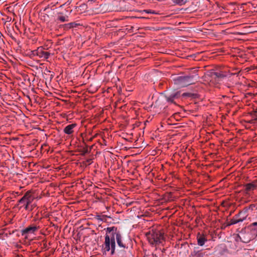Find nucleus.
Wrapping results in <instances>:
<instances>
[{
    "label": "nucleus",
    "instance_id": "nucleus-8",
    "mask_svg": "<svg viewBox=\"0 0 257 257\" xmlns=\"http://www.w3.org/2000/svg\"><path fill=\"white\" fill-rule=\"evenodd\" d=\"M77 124L75 123L68 124L65 126V134H72L75 130H76Z\"/></svg>",
    "mask_w": 257,
    "mask_h": 257
},
{
    "label": "nucleus",
    "instance_id": "nucleus-9",
    "mask_svg": "<svg viewBox=\"0 0 257 257\" xmlns=\"http://www.w3.org/2000/svg\"><path fill=\"white\" fill-rule=\"evenodd\" d=\"M197 244L199 246H203L207 242V239L204 234L198 233L197 236Z\"/></svg>",
    "mask_w": 257,
    "mask_h": 257
},
{
    "label": "nucleus",
    "instance_id": "nucleus-12",
    "mask_svg": "<svg viewBox=\"0 0 257 257\" xmlns=\"http://www.w3.org/2000/svg\"><path fill=\"white\" fill-rule=\"evenodd\" d=\"M191 255L193 257H203L205 255V253L201 250H198L195 248L194 250L191 252Z\"/></svg>",
    "mask_w": 257,
    "mask_h": 257
},
{
    "label": "nucleus",
    "instance_id": "nucleus-15",
    "mask_svg": "<svg viewBox=\"0 0 257 257\" xmlns=\"http://www.w3.org/2000/svg\"><path fill=\"white\" fill-rule=\"evenodd\" d=\"M173 3L182 6L185 4L189 0H171Z\"/></svg>",
    "mask_w": 257,
    "mask_h": 257
},
{
    "label": "nucleus",
    "instance_id": "nucleus-11",
    "mask_svg": "<svg viewBox=\"0 0 257 257\" xmlns=\"http://www.w3.org/2000/svg\"><path fill=\"white\" fill-rule=\"evenodd\" d=\"M24 196V197H26V200L27 201L26 203H27L29 206H30V205L31 204V203L34 199V196H33L32 194L30 192H26Z\"/></svg>",
    "mask_w": 257,
    "mask_h": 257
},
{
    "label": "nucleus",
    "instance_id": "nucleus-19",
    "mask_svg": "<svg viewBox=\"0 0 257 257\" xmlns=\"http://www.w3.org/2000/svg\"><path fill=\"white\" fill-rule=\"evenodd\" d=\"M251 225H252V226L255 227L257 229V222H253L251 224Z\"/></svg>",
    "mask_w": 257,
    "mask_h": 257
},
{
    "label": "nucleus",
    "instance_id": "nucleus-3",
    "mask_svg": "<svg viewBox=\"0 0 257 257\" xmlns=\"http://www.w3.org/2000/svg\"><path fill=\"white\" fill-rule=\"evenodd\" d=\"M194 75L178 76L174 80L175 84L181 87L187 86L194 83Z\"/></svg>",
    "mask_w": 257,
    "mask_h": 257
},
{
    "label": "nucleus",
    "instance_id": "nucleus-5",
    "mask_svg": "<svg viewBox=\"0 0 257 257\" xmlns=\"http://www.w3.org/2000/svg\"><path fill=\"white\" fill-rule=\"evenodd\" d=\"M181 96L180 91H174L166 96L167 101L170 103H175V100L179 98Z\"/></svg>",
    "mask_w": 257,
    "mask_h": 257
},
{
    "label": "nucleus",
    "instance_id": "nucleus-2",
    "mask_svg": "<svg viewBox=\"0 0 257 257\" xmlns=\"http://www.w3.org/2000/svg\"><path fill=\"white\" fill-rule=\"evenodd\" d=\"M147 239L152 246L163 244L165 241L164 233L158 230H152L146 233Z\"/></svg>",
    "mask_w": 257,
    "mask_h": 257
},
{
    "label": "nucleus",
    "instance_id": "nucleus-4",
    "mask_svg": "<svg viewBox=\"0 0 257 257\" xmlns=\"http://www.w3.org/2000/svg\"><path fill=\"white\" fill-rule=\"evenodd\" d=\"M32 53L34 56H37L38 58L44 60L48 59L51 55L49 52L46 50L42 47H39L37 49L33 51Z\"/></svg>",
    "mask_w": 257,
    "mask_h": 257
},
{
    "label": "nucleus",
    "instance_id": "nucleus-22",
    "mask_svg": "<svg viewBox=\"0 0 257 257\" xmlns=\"http://www.w3.org/2000/svg\"><path fill=\"white\" fill-rule=\"evenodd\" d=\"M66 101H67V100H65V106L67 105V104H66Z\"/></svg>",
    "mask_w": 257,
    "mask_h": 257
},
{
    "label": "nucleus",
    "instance_id": "nucleus-17",
    "mask_svg": "<svg viewBox=\"0 0 257 257\" xmlns=\"http://www.w3.org/2000/svg\"><path fill=\"white\" fill-rule=\"evenodd\" d=\"M145 11L148 14H155V12L154 11H152L151 10H147Z\"/></svg>",
    "mask_w": 257,
    "mask_h": 257
},
{
    "label": "nucleus",
    "instance_id": "nucleus-20",
    "mask_svg": "<svg viewBox=\"0 0 257 257\" xmlns=\"http://www.w3.org/2000/svg\"><path fill=\"white\" fill-rule=\"evenodd\" d=\"M183 96H187V93H184L183 94Z\"/></svg>",
    "mask_w": 257,
    "mask_h": 257
},
{
    "label": "nucleus",
    "instance_id": "nucleus-16",
    "mask_svg": "<svg viewBox=\"0 0 257 257\" xmlns=\"http://www.w3.org/2000/svg\"><path fill=\"white\" fill-rule=\"evenodd\" d=\"M77 26H78V24L73 22L65 24V30L70 29L72 28H75Z\"/></svg>",
    "mask_w": 257,
    "mask_h": 257
},
{
    "label": "nucleus",
    "instance_id": "nucleus-10",
    "mask_svg": "<svg viewBox=\"0 0 257 257\" xmlns=\"http://www.w3.org/2000/svg\"><path fill=\"white\" fill-rule=\"evenodd\" d=\"M27 201L26 200V197L24 196L19 201V204L22 205L20 208L24 207L25 210H31L32 208H30L27 204Z\"/></svg>",
    "mask_w": 257,
    "mask_h": 257
},
{
    "label": "nucleus",
    "instance_id": "nucleus-6",
    "mask_svg": "<svg viewBox=\"0 0 257 257\" xmlns=\"http://www.w3.org/2000/svg\"><path fill=\"white\" fill-rule=\"evenodd\" d=\"M39 227L36 226H30L22 230V235L25 236L30 234H34L35 232L38 229Z\"/></svg>",
    "mask_w": 257,
    "mask_h": 257
},
{
    "label": "nucleus",
    "instance_id": "nucleus-13",
    "mask_svg": "<svg viewBox=\"0 0 257 257\" xmlns=\"http://www.w3.org/2000/svg\"><path fill=\"white\" fill-rule=\"evenodd\" d=\"M256 185L253 182L246 184L245 185V190L247 192L253 191L255 190L256 188Z\"/></svg>",
    "mask_w": 257,
    "mask_h": 257
},
{
    "label": "nucleus",
    "instance_id": "nucleus-1",
    "mask_svg": "<svg viewBox=\"0 0 257 257\" xmlns=\"http://www.w3.org/2000/svg\"><path fill=\"white\" fill-rule=\"evenodd\" d=\"M104 242L101 245V251L103 254L110 253L113 255L115 253L116 242L118 246L122 249L127 248V244L124 241L120 232L116 227H108L106 229Z\"/></svg>",
    "mask_w": 257,
    "mask_h": 257
},
{
    "label": "nucleus",
    "instance_id": "nucleus-14",
    "mask_svg": "<svg viewBox=\"0 0 257 257\" xmlns=\"http://www.w3.org/2000/svg\"><path fill=\"white\" fill-rule=\"evenodd\" d=\"M246 217V215H245L240 218H233L230 220L229 225H234L237 223L242 222L243 220L245 219Z\"/></svg>",
    "mask_w": 257,
    "mask_h": 257
},
{
    "label": "nucleus",
    "instance_id": "nucleus-23",
    "mask_svg": "<svg viewBox=\"0 0 257 257\" xmlns=\"http://www.w3.org/2000/svg\"><path fill=\"white\" fill-rule=\"evenodd\" d=\"M255 119L256 120H257V116H256V117H255Z\"/></svg>",
    "mask_w": 257,
    "mask_h": 257
},
{
    "label": "nucleus",
    "instance_id": "nucleus-21",
    "mask_svg": "<svg viewBox=\"0 0 257 257\" xmlns=\"http://www.w3.org/2000/svg\"><path fill=\"white\" fill-rule=\"evenodd\" d=\"M242 213V212H240L239 214H238V216H240Z\"/></svg>",
    "mask_w": 257,
    "mask_h": 257
},
{
    "label": "nucleus",
    "instance_id": "nucleus-18",
    "mask_svg": "<svg viewBox=\"0 0 257 257\" xmlns=\"http://www.w3.org/2000/svg\"><path fill=\"white\" fill-rule=\"evenodd\" d=\"M59 19L60 20V21H61L62 22H64V17H60L59 18Z\"/></svg>",
    "mask_w": 257,
    "mask_h": 257
},
{
    "label": "nucleus",
    "instance_id": "nucleus-7",
    "mask_svg": "<svg viewBox=\"0 0 257 257\" xmlns=\"http://www.w3.org/2000/svg\"><path fill=\"white\" fill-rule=\"evenodd\" d=\"M225 76V75L220 72H212L211 73L212 79H215L216 81L217 82L222 81Z\"/></svg>",
    "mask_w": 257,
    "mask_h": 257
},
{
    "label": "nucleus",
    "instance_id": "nucleus-24",
    "mask_svg": "<svg viewBox=\"0 0 257 257\" xmlns=\"http://www.w3.org/2000/svg\"><path fill=\"white\" fill-rule=\"evenodd\" d=\"M255 112H257V111H255Z\"/></svg>",
    "mask_w": 257,
    "mask_h": 257
}]
</instances>
